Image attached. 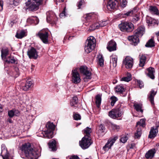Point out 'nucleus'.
Returning a JSON list of instances; mask_svg holds the SVG:
<instances>
[{
  "label": "nucleus",
  "instance_id": "obj_7",
  "mask_svg": "<svg viewBox=\"0 0 159 159\" xmlns=\"http://www.w3.org/2000/svg\"><path fill=\"white\" fill-rule=\"evenodd\" d=\"M78 69L77 68H75L72 70L71 73L72 81L73 83L75 84L80 83L81 80Z\"/></svg>",
  "mask_w": 159,
  "mask_h": 159
},
{
  "label": "nucleus",
  "instance_id": "obj_27",
  "mask_svg": "<svg viewBox=\"0 0 159 159\" xmlns=\"http://www.w3.org/2000/svg\"><path fill=\"white\" fill-rule=\"evenodd\" d=\"M148 71V75L151 79H153L154 78V73H155L154 69L152 67H149L147 69Z\"/></svg>",
  "mask_w": 159,
  "mask_h": 159
},
{
  "label": "nucleus",
  "instance_id": "obj_17",
  "mask_svg": "<svg viewBox=\"0 0 159 159\" xmlns=\"http://www.w3.org/2000/svg\"><path fill=\"white\" fill-rule=\"evenodd\" d=\"M1 150V155L3 159H8L9 154L7 152V148L5 144H2Z\"/></svg>",
  "mask_w": 159,
  "mask_h": 159
},
{
  "label": "nucleus",
  "instance_id": "obj_50",
  "mask_svg": "<svg viewBox=\"0 0 159 159\" xmlns=\"http://www.w3.org/2000/svg\"><path fill=\"white\" fill-rule=\"evenodd\" d=\"M146 22L148 24L150 25L152 24L153 19L151 17L147 16L146 18Z\"/></svg>",
  "mask_w": 159,
  "mask_h": 159
},
{
  "label": "nucleus",
  "instance_id": "obj_24",
  "mask_svg": "<svg viewBox=\"0 0 159 159\" xmlns=\"http://www.w3.org/2000/svg\"><path fill=\"white\" fill-rule=\"evenodd\" d=\"M156 152V150L154 149H152L149 150L146 153L145 157L147 158L151 159L152 158Z\"/></svg>",
  "mask_w": 159,
  "mask_h": 159
},
{
  "label": "nucleus",
  "instance_id": "obj_25",
  "mask_svg": "<svg viewBox=\"0 0 159 159\" xmlns=\"http://www.w3.org/2000/svg\"><path fill=\"white\" fill-rule=\"evenodd\" d=\"M111 59L110 62L112 63V66L114 67H116L117 65V56L114 54H112L111 57Z\"/></svg>",
  "mask_w": 159,
  "mask_h": 159
},
{
  "label": "nucleus",
  "instance_id": "obj_37",
  "mask_svg": "<svg viewBox=\"0 0 159 159\" xmlns=\"http://www.w3.org/2000/svg\"><path fill=\"white\" fill-rule=\"evenodd\" d=\"M155 46V43L153 39L151 38L147 42L145 46L147 47H152Z\"/></svg>",
  "mask_w": 159,
  "mask_h": 159
},
{
  "label": "nucleus",
  "instance_id": "obj_10",
  "mask_svg": "<svg viewBox=\"0 0 159 159\" xmlns=\"http://www.w3.org/2000/svg\"><path fill=\"white\" fill-rule=\"evenodd\" d=\"M80 71L81 73L84 75V79L85 81L86 79H90L91 78V73L88 70V68L85 66H82L80 68Z\"/></svg>",
  "mask_w": 159,
  "mask_h": 159
},
{
  "label": "nucleus",
  "instance_id": "obj_13",
  "mask_svg": "<svg viewBox=\"0 0 159 159\" xmlns=\"http://www.w3.org/2000/svg\"><path fill=\"white\" fill-rule=\"evenodd\" d=\"M107 8L110 11L116 9L118 4V3L116 0H107Z\"/></svg>",
  "mask_w": 159,
  "mask_h": 159
},
{
  "label": "nucleus",
  "instance_id": "obj_12",
  "mask_svg": "<svg viewBox=\"0 0 159 159\" xmlns=\"http://www.w3.org/2000/svg\"><path fill=\"white\" fill-rule=\"evenodd\" d=\"M123 63L126 68L131 69L133 65L134 60L131 57L127 56L123 61Z\"/></svg>",
  "mask_w": 159,
  "mask_h": 159
},
{
  "label": "nucleus",
  "instance_id": "obj_18",
  "mask_svg": "<svg viewBox=\"0 0 159 159\" xmlns=\"http://www.w3.org/2000/svg\"><path fill=\"white\" fill-rule=\"evenodd\" d=\"M27 54L30 58L36 59L38 57V53L36 49L33 48H32L28 51Z\"/></svg>",
  "mask_w": 159,
  "mask_h": 159
},
{
  "label": "nucleus",
  "instance_id": "obj_59",
  "mask_svg": "<svg viewBox=\"0 0 159 159\" xmlns=\"http://www.w3.org/2000/svg\"><path fill=\"white\" fill-rule=\"evenodd\" d=\"M3 9V2L2 1H0V11H2Z\"/></svg>",
  "mask_w": 159,
  "mask_h": 159
},
{
  "label": "nucleus",
  "instance_id": "obj_19",
  "mask_svg": "<svg viewBox=\"0 0 159 159\" xmlns=\"http://www.w3.org/2000/svg\"><path fill=\"white\" fill-rule=\"evenodd\" d=\"M39 22V19L36 16H30L28 18L27 20V23L30 24H37Z\"/></svg>",
  "mask_w": 159,
  "mask_h": 159
},
{
  "label": "nucleus",
  "instance_id": "obj_60",
  "mask_svg": "<svg viewBox=\"0 0 159 159\" xmlns=\"http://www.w3.org/2000/svg\"><path fill=\"white\" fill-rule=\"evenodd\" d=\"M65 8L64 9V11H63L61 13L60 15V16L61 18L62 16H65Z\"/></svg>",
  "mask_w": 159,
  "mask_h": 159
},
{
  "label": "nucleus",
  "instance_id": "obj_21",
  "mask_svg": "<svg viewBox=\"0 0 159 159\" xmlns=\"http://www.w3.org/2000/svg\"><path fill=\"white\" fill-rule=\"evenodd\" d=\"M137 8L135 7L132 9L130 10L124 14V15L127 16H133L136 15V13L137 12Z\"/></svg>",
  "mask_w": 159,
  "mask_h": 159
},
{
  "label": "nucleus",
  "instance_id": "obj_45",
  "mask_svg": "<svg viewBox=\"0 0 159 159\" xmlns=\"http://www.w3.org/2000/svg\"><path fill=\"white\" fill-rule=\"evenodd\" d=\"M99 64L101 66H103L104 65V60L102 56L99 55L98 56Z\"/></svg>",
  "mask_w": 159,
  "mask_h": 159
},
{
  "label": "nucleus",
  "instance_id": "obj_54",
  "mask_svg": "<svg viewBox=\"0 0 159 159\" xmlns=\"http://www.w3.org/2000/svg\"><path fill=\"white\" fill-rule=\"evenodd\" d=\"M137 82L139 87L140 89L143 87L144 85L142 81H141L140 80H137Z\"/></svg>",
  "mask_w": 159,
  "mask_h": 159
},
{
  "label": "nucleus",
  "instance_id": "obj_43",
  "mask_svg": "<svg viewBox=\"0 0 159 159\" xmlns=\"http://www.w3.org/2000/svg\"><path fill=\"white\" fill-rule=\"evenodd\" d=\"M98 25V26L99 27V29H100L101 28L107 25L108 24V23L107 21H99L98 23H97Z\"/></svg>",
  "mask_w": 159,
  "mask_h": 159
},
{
  "label": "nucleus",
  "instance_id": "obj_34",
  "mask_svg": "<svg viewBox=\"0 0 159 159\" xmlns=\"http://www.w3.org/2000/svg\"><path fill=\"white\" fill-rule=\"evenodd\" d=\"M149 10L152 13L157 15H159V11L156 7L151 6Z\"/></svg>",
  "mask_w": 159,
  "mask_h": 159
},
{
  "label": "nucleus",
  "instance_id": "obj_64",
  "mask_svg": "<svg viewBox=\"0 0 159 159\" xmlns=\"http://www.w3.org/2000/svg\"><path fill=\"white\" fill-rule=\"evenodd\" d=\"M85 25H86V26H88V25H89V24L87 23H85Z\"/></svg>",
  "mask_w": 159,
  "mask_h": 159
},
{
  "label": "nucleus",
  "instance_id": "obj_31",
  "mask_svg": "<svg viewBox=\"0 0 159 159\" xmlns=\"http://www.w3.org/2000/svg\"><path fill=\"white\" fill-rule=\"evenodd\" d=\"M26 32L24 30L20 31L19 33H17L16 34V37L19 39H21L26 36Z\"/></svg>",
  "mask_w": 159,
  "mask_h": 159
},
{
  "label": "nucleus",
  "instance_id": "obj_20",
  "mask_svg": "<svg viewBox=\"0 0 159 159\" xmlns=\"http://www.w3.org/2000/svg\"><path fill=\"white\" fill-rule=\"evenodd\" d=\"M20 114V112L17 110L13 109L8 112V115L9 117L12 118L14 116H17Z\"/></svg>",
  "mask_w": 159,
  "mask_h": 159
},
{
  "label": "nucleus",
  "instance_id": "obj_33",
  "mask_svg": "<svg viewBox=\"0 0 159 159\" xmlns=\"http://www.w3.org/2000/svg\"><path fill=\"white\" fill-rule=\"evenodd\" d=\"M142 104H138L137 103H135L134 104V109L137 111H140L142 113L143 112V110L142 109Z\"/></svg>",
  "mask_w": 159,
  "mask_h": 159
},
{
  "label": "nucleus",
  "instance_id": "obj_49",
  "mask_svg": "<svg viewBox=\"0 0 159 159\" xmlns=\"http://www.w3.org/2000/svg\"><path fill=\"white\" fill-rule=\"evenodd\" d=\"M20 0H9L10 4L17 6Z\"/></svg>",
  "mask_w": 159,
  "mask_h": 159
},
{
  "label": "nucleus",
  "instance_id": "obj_35",
  "mask_svg": "<svg viewBox=\"0 0 159 159\" xmlns=\"http://www.w3.org/2000/svg\"><path fill=\"white\" fill-rule=\"evenodd\" d=\"M156 92L153 90H152L150 92V94L148 97V99L152 104L154 103V97L156 95Z\"/></svg>",
  "mask_w": 159,
  "mask_h": 159
},
{
  "label": "nucleus",
  "instance_id": "obj_30",
  "mask_svg": "<svg viewBox=\"0 0 159 159\" xmlns=\"http://www.w3.org/2000/svg\"><path fill=\"white\" fill-rule=\"evenodd\" d=\"M105 130V127L103 125L101 124L99 126V129L97 132V133L99 136H102L104 134V130Z\"/></svg>",
  "mask_w": 159,
  "mask_h": 159
},
{
  "label": "nucleus",
  "instance_id": "obj_61",
  "mask_svg": "<svg viewBox=\"0 0 159 159\" xmlns=\"http://www.w3.org/2000/svg\"><path fill=\"white\" fill-rule=\"evenodd\" d=\"M135 147V144L134 143H132L130 147V148H133Z\"/></svg>",
  "mask_w": 159,
  "mask_h": 159
},
{
  "label": "nucleus",
  "instance_id": "obj_57",
  "mask_svg": "<svg viewBox=\"0 0 159 159\" xmlns=\"http://www.w3.org/2000/svg\"><path fill=\"white\" fill-rule=\"evenodd\" d=\"M127 3V0H122L121 6L123 7H125L126 6Z\"/></svg>",
  "mask_w": 159,
  "mask_h": 159
},
{
  "label": "nucleus",
  "instance_id": "obj_47",
  "mask_svg": "<svg viewBox=\"0 0 159 159\" xmlns=\"http://www.w3.org/2000/svg\"><path fill=\"white\" fill-rule=\"evenodd\" d=\"M78 102V99L76 97H74L73 98L70 104L72 106H74L77 104Z\"/></svg>",
  "mask_w": 159,
  "mask_h": 159
},
{
  "label": "nucleus",
  "instance_id": "obj_40",
  "mask_svg": "<svg viewBox=\"0 0 159 159\" xmlns=\"http://www.w3.org/2000/svg\"><path fill=\"white\" fill-rule=\"evenodd\" d=\"M96 104L98 108H99L101 102V97L100 95H98L96 97Z\"/></svg>",
  "mask_w": 159,
  "mask_h": 159
},
{
  "label": "nucleus",
  "instance_id": "obj_58",
  "mask_svg": "<svg viewBox=\"0 0 159 159\" xmlns=\"http://www.w3.org/2000/svg\"><path fill=\"white\" fill-rule=\"evenodd\" d=\"M69 159H80V158L77 155H74L71 156Z\"/></svg>",
  "mask_w": 159,
  "mask_h": 159
},
{
  "label": "nucleus",
  "instance_id": "obj_46",
  "mask_svg": "<svg viewBox=\"0 0 159 159\" xmlns=\"http://www.w3.org/2000/svg\"><path fill=\"white\" fill-rule=\"evenodd\" d=\"M131 76L130 74L128 73L127 76L122 78L121 79V80L128 82L131 80Z\"/></svg>",
  "mask_w": 159,
  "mask_h": 159
},
{
  "label": "nucleus",
  "instance_id": "obj_1",
  "mask_svg": "<svg viewBox=\"0 0 159 159\" xmlns=\"http://www.w3.org/2000/svg\"><path fill=\"white\" fill-rule=\"evenodd\" d=\"M145 29L143 26L139 27L134 31V35L129 36L128 39L136 45L139 42V37H141L144 33Z\"/></svg>",
  "mask_w": 159,
  "mask_h": 159
},
{
  "label": "nucleus",
  "instance_id": "obj_48",
  "mask_svg": "<svg viewBox=\"0 0 159 159\" xmlns=\"http://www.w3.org/2000/svg\"><path fill=\"white\" fill-rule=\"evenodd\" d=\"M117 100V99L116 97L114 96L111 97L110 98L111 104V105L112 106H113Z\"/></svg>",
  "mask_w": 159,
  "mask_h": 159
},
{
  "label": "nucleus",
  "instance_id": "obj_14",
  "mask_svg": "<svg viewBox=\"0 0 159 159\" xmlns=\"http://www.w3.org/2000/svg\"><path fill=\"white\" fill-rule=\"evenodd\" d=\"M25 5L27 7L26 9H29L30 11H35L38 9V6L33 0H28L25 3Z\"/></svg>",
  "mask_w": 159,
  "mask_h": 159
},
{
  "label": "nucleus",
  "instance_id": "obj_38",
  "mask_svg": "<svg viewBox=\"0 0 159 159\" xmlns=\"http://www.w3.org/2000/svg\"><path fill=\"white\" fill-rule=\"evenodd\" d=\"M4 61L8 63H14L15 62V60L13 57L10 56L7 57Z\"/></svg>",
  "mask_w": 159,
  "mask_h": 159
},
{
  "label": "nucleus",
  "instance_id": "obj_26",
  "mask_svg": "<svg viewBox=\"0 0 159 159\" xmlns=\"http://www.w3.org/2000/svg\"><path fill=\"white\" fill-rule=\"evenodd\" d=\"M111 59L110 62L112 63V66L114 67H116L117 65V56L114 54H112L111 57Z\"/></svg>",
  "mask_w": 159,
  "mask_h": 159
},
{
  "label": "nucleus",
  "instance_id": "obj_5",
  "mask_svg": "<svg viewBox=\"0 0 159 159\" xmlns=\"http://www.w3.org/2000/svg\"><path fill=\"white\" fill-rule=\"evenodd\" d=\"M119 28L122 31L131 32L134 29L133 24L131 22H124L119 25Z\"/></svg>",
  "mask_w": 159,
  "mask_h": 159
},
{
  "label": "nucleus",
  "instance_id": "obj_11",
  "mask_svg": "<svg viewBox=\"0 0 159 159\" xmlns=\"http://www.w3.org/2000/svg\"><path fill=\"white\" fill-rule=\"evenodd\" d=\"M47 21L52 24H54L57 20V18L54 13L52 11L48 12L47 13Z\"/></svg>",
  "mask_w": 159,
  "mask_h": 159
},
{
  "label": "nucleus",
  "instance_id": "obj_16",
  "mask_svg": "<svg viewBox=\"0 0 159 159\" xmlns=\"http://www.w3.org/2000/svg\"><path fill=\"white\" fill-rule=\"evenodd\" d=\"M107 48L110 52L115 51L116 49V44L115 41L111 40L107 44Z\"/></svg>",
  "mask_w": 159,
  "mask_h": 159
},
{
  "label": "nucleus",
  "instance_id": "obj_63",
  "mask_svg": "<svg viewBox=\"0 0 159 159\" xmlns=\"http://www.w3.org/2000/svg\"><path fill=\"white\" fill-rule=\"evenodd\" d=\"M7 121L10 123H11L12 122V120L10 119H8Z\"/></svg>",
  "mask_w": 159,
  "mask_h": 159
},
{
  "label": "nucleus",
  "instance_id": "obj_29",
  "mask_svg": "<svg viewBox=\"0 0 159 159\" xmlns=\"http://www.w3.org/2000/svg\"><path fill=\"white\" fill-rule=\"evenodd\" d=\"M56 142L55 140L50 141L48 143L49 148L52 149V151H55L56 150Z\"/></svg>",
  "mask_w": 159,
  "mask_h": 159
},
{
  "label": "nucleus",
  "instance_id": "obj_62",
  "mask_svg": "<svg viewBox=\"0 0 159 159\" xmlns=\"http://www.w3.org/2000/svg\"><path fill=\"white\" fill-rule=\"evenodd\" d=\"M152 24H157V20H156L153 19Z\"/></svg>",
  "mask_w": 159,
  "mask_h": 159
},
{
  "label": "nucleus",
  "instance_id": "obj_8",
  "mask_svg": "<svg viewBox=\"0 0 159 159\" xmlns=\"http://www.w3.org/2000/svg\"><path fill=\"white\" fill-rule=\"evenodd\" d=\"M38 35L44 43H48V33L47 29L42 30L38 33Z\"/></svg>",
  "mask_w": 159,
  "mask_h": 159
},
{
  "label": "nucleus",
  "instance_id": "obj_44",
  "mask_svg": "<svg viewBox=\"0 0 159 159\" xmlns=\"http://www.w3.org/2000/svg\"><path fill=\"white\" fill-rule=\"evenodd\" d=\"M142 134L141 129V128H138L136 132L135 133L134 137L138 138L140 137Z\"/></svg>",
  "mask_w": 159,
  "mask_h": 159
},
{
  "label": "nucleus",
  "instance_id": "obj_56",
  "mask_svg": "<svg viewBox=\"0 0 159 159\" xmlns=\"http://www.w3.org/2000/svg\"><path fill=\"white\" fill-rule=\"evenodd\" d=\"M132 16L133 17L132 20L133 21H138L139 19V16L137 15L136 13V15L133 16Z\"/></svg>",
  "mask_w": 159,
  "mask_h": 159
},
{
  "label": "nucleus",
  "instance_id": "obj_28",
  "mask_svg": "<svg viewBox=\"0 0 159 159\" xmlns=\"http://www.w3.org/2000/svg\"><path fill=\"white\" fill-rule=\"evenodd\" d=\"M8 53V50L7 48H3L1 50V57L2 60H5Z\"/></svg>",
  "mask_w": 159,
  "mask_h": 159
},
{
  "label": "nucleus",
  "instance_id": "obj_53",
  "mask_svg": "<svg viewBox=\"0 0 159 159\" xmlns=\"http://www.w3.org/2000/svg\"><path fill=\"white\" fill-rule=\"evenodd\" d=\"M74 119L76 120H80L81 119L80 116L78 114H75L73 116Z\"/></svg>",
  "mask_w": 159,
  "mask_h": 159
},
{
  "label": "nucleus",
  "instance_id": "obj_42",
  "mask_svg": "<svg viewBox=\"0 0 159 159\" xmlns=\"http://www.w3.org/2000/svg\"><path fill=\"white\" fill-rule=\"evenodd\" d=\"M97 15L94 13H90L87 14L86 15V20H88L90 19H93L95 18Z\"/></svg>",
  "mask_w": 159,
  "mask_h": 159
},
{
  "label": "nucleus",
  "instance_id": "obj_4",
  "mask_svg": "<svg viewBox=\"0 0 159 159\" xmlns=\"http://www.w3.org/2000/svg\"><path fill=\"white\" fill-rule=\"evenodd\" d=\"M47 130L42 132L44 138L51 139L53 137V131L55 128V125L52 123L48 122L46 125Z\"/></svg>",
  "mask_w": 159,
  "mask_h": 159
},
{
  "label": "nucleus",
  "instance_id": "obj_36",
  "mask_svg": "<svg viewBox=\"0 0 159 159\" xmlns=\"http://www.w3.org/2000/svg\"><path fill=\"white\" fill-rule=\"evenodd\" d=\"M145 119H142L137 123L136 127L140 128L141 127H143L145 125Z\"/></svg>",
  "mask_w": 159,
  "mask_h": 159
},
{
  "label": "nucleus",
  "instance_id": "obj_39",
  "mask_svg": "<svg viewBox=\"0 0 159 159\" xmlns=\"http://www.w3.org/2000/svg\"><path fill=\"white\" fill-rule=\"evenodd\" d=\"M98 25L97 23H94L91 25L89 26L88 31H91L96 29H99Z\"/></svg>",
  "mask_w": 159,
  "mask_h": 159
},
{
  "label": "nucleus",
  "instance_id": "obj_3",
  "mask_svg": "<svg viewBox=\"0 0 159 159\" xmlns=\"http://www.w3.org/2000/svg\"><path fill=\"white\" fill-rule=\"evenodd\" d=\"M96 43V40L93 37L90 36L88 37L85 43V52L87 53L91 52L94 49Z\"/></svg>",
  "mask_w": 159,
  "mask_h": 159
},
{
  "label": "nucleus",
  "instance_id": "obj_32",
  "mask_svg": "<svg viewBox=\"0 0 159 159\" xmlns=\"http://www.w3.org/2000/svg\"><path fill=\"white\" fill-rule=\"evenodd\" d=\"M140 62L139 65L140 66L143 67L144 66L146 60V57L143 55H139Z\"/></svg>",
  "mask_w": 159,
  "mask_h": 159
},
{
  "label": "nucleus",
  "instance_id": "obj_41",
  "mask_svg": "<svg viewBox=\"0 0 159 159\" xmlns=\"http://www.w3.org/2000/svg\"><path fill=\"white\" fill-rule=\"evenodd\" d=\"M92 132V129L91 128L87 127L83 130L84 133L85 134V136H88L90 137V134Z\"/></svg>",
  "mask_w": 159,
  "mask_h": 159
},
{
  "label": "nucleus",
  "instance_id": "obj_23",
  "mask_svg": "<svg viewBox=\"0 0 159 159\" xmlns=\"http://www.w3.org/2000/svg\"><path fill=\"white\" fill-rule=\"evenodd\" d=\"M32 84V82L31 81L28 80L26 81L25 85L21 86V89L25 91H27L31 87Z\"/></svg>",
  "mask_w": 159,
  "mask_h": 159
},
{
  "label": "nucleus",
  "instance_id": "obj_6",
  "mask_svg": "<svg viewBox=\"0 0 159 159\" xmlns=\"http://www.w3.org/2000/svg\"><path fill=\"white\" fill-rule=\"evenodd\" d=\"M80 145L83 149H85L89 147L91 144V138L88 136H85L79 142Z\"/></svg>",
  "mask_w": 159,
  "mask_h": 159
},
{
  "label": "nucleus",
  "instance_id": "obj_52",
  "mask_svg": "<svg viewBox=\"0 0 159 159\" xmlns=\"http://www.w3.org/2000/svg\"><path fill=\"white\" fill-rule=\"evenodd\" d=\"M128 139V138L127 136H125L123 137H122L120 139V140L121 142L123 143H125L127 139Z\"/></svg>",
  "mask_w": 159,
  "mask_h": 159
},
{
  "label": "nucleus",
  "instance_id": "obj_51",
  "mask_svg": "<svg viewBox=\"0 0 159 159\" xmlns=\"http://www.w3.org/2000/svg\"><path fill=\"white\" fill-rule=\"evenodd\" d=\"M111 127L114 130L116 131H118L120 128V127L119 126L114 124L111 125Z\"/></svg>",
  "mask_w": 159,
  "mask_h": 159
},
{
  "label": "nucleus",
  "instance_id": "obj_9",
  "mask_svg": "<svg viewBox=\"0 0 159 159\" xmlns=\"http://www.w3.org/2000/svg\"><path fill=\"white\" fill-rule=\"evenodd\" d=\"M122 111L119 108L114 109L109 112V115L111 118L115 119L121 116Z\"/></svg>",
  "mask_w": 159,
  "mask_h": 159
},
{
  "label": "nucleus",
  "instance_id": "obj_22",
  "mask_svg": "<svg viewBox=\"0 0 159 159\" xmlns=\"http://www.w3.org/2000/svg\"><path fill=\"white\" fill-rule=\"evenodd\" d=\"M125 90L124 86L121 84L117 85L115 88V92L119 94L122 93Z\"/></svg>",
  "mask_w": 159,
  "mask_h": 159
},
{
  "label": "nucleus",
  "instance_id": "obj_55",
  "mask_svg": "<svg viewBox=\"0 0 159 159\" xmlns=\"http://www.w3.org/2000/svg\"><path fill=\"white\" fill-rule=\"evenodd\" d=\"M84 3V0H81L79 1V2H78V3L77 5L78 7V9H80L81 8V6L83 5Z\"/></svg>",
  "mask_w": 159,
  "mask_h": 159
},
{
  "label": "nucleus",
  "instance_id": "obj_2",
  "mask_svg": "<svg viewBox=\"0 0 159 159\" xmlns=\"http://www.w3.org/2000/svg\"><path fill=\"white\" fill-rule=\"evenodd\" d=\"M22 153L25 155L26 157L33 159L35 157L36 153L32 149L30 143H25L23 144L20 147Z\"/></svg>",
  "mask_w": 159,
  "mask_h": 159
},
{
  "label": "nucleus",
  "instance_id": "obj_15",
  "mask_svg": "<svg viewBox=\"0 0 159 159\" xmlns=\"http://www.w3.org/2000/svg\"><path fill=\"white\" fill-rule=\"evenodd\" d=\"M117 139L118 137L117 136H115L112 139H109L107 143L103 147V149L105 151H108V150L111 148V147L113 145L114 143Z\"/></svg>",
  "mask_w": 159,
  "mask_h": 159
}]
</instances>
